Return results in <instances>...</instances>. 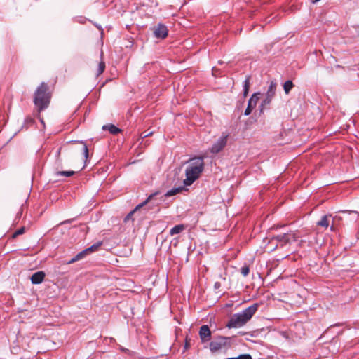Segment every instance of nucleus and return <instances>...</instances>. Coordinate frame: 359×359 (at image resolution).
<instances>
[{
	"label": "nucleus",
	"mask_w": 359,
	"mask_h": 359,
	"mask_svg": "<svg viewBox=\"0 0 359 359\" xmlns=\"http://www.w3.org/2000/svg\"><path fill=\"white\" fill-rule=\"evenodd\" d=\"M258 308L259 304L255 303L244 309L242 312L233 314L230 318L226 326L229 328H238L243 326L252 318Z\"/></svg>",
	"instance_id": "1"
},
{
	"label": "nucleus",
	"mask_w": 359,
	"mask_h": 359,
	"mask_svg": "<svg viewBox=\"0 0 359 359\" xmlns=\"http://www.w3.org/2000/svg\"><path fill=\"white\" fill-rule=\"evenodd\" d=\"M203 168L204 163L203 158L198 157L191 159L185 170L186 179L184 180V185L190 186L199 177Z\"/></svg>",
	"instance_id": "2"
},
{
	"label": "nucleus",
	"mask_w": 359,
	"mask_h": 359,
	"mask_svg": "<svg viewBox=\"0 0 359 359\" xmlns=\"http://www.w3.org/2000/svg\"><path fill=\"white\" fill-rule=\"evenodd\" d=\"M51 94L48 90V85L42 82L34 93V103L39 111L46 109L50 101Z\"/></svg>",
	"instance_id": "3"
},
{
	"label": "nucleus",
	"mask_w": 359,
	"mask_h": 359,
	"mask_svg": "<svg viewBox=\"0 0 359 359\" xmlns=\"http://www.w3.org/2000/svg\"><path fill=\"white\" fill-rule=\"evenodd\" d=\"M231 346L230 338L219 336L212 340L209 345L212 353H217L224 349H228Z\"/></svg>",
	"instance_id": "4"
},
{
	"label": "nucleus",
	"mask_w": 359,
	"mask_h": 359,
	"mask_svg": "<svg viewBox=\"0 0 359 359\" xmlns=\"http://www.w3.org/2000/svg\"><path fill=\"white\" fill-rule=\"evenodd\" d=\"M276 90V83L274 81H271L270 85L269 86L268 90L265 94V98L263 100L261 107L262 109L266 105L269 104L275 96Z\"/></svg>",
	"instance_id": "5"
},
{
	"label": "nucleus",
	"mask_w": 359,
	"mask_h": 359,
	"mask_svg": "<svg viewBox=\"0 0 359 359\" xmlns=\"http://www.w3.org/2000/svg\"><path fill=\"white\" fill-rule=\"evenodd\" d=\"M297 238H299L297 233L296 232L291 231L290 233L278 235L273 238V239L276 240L278 242L280 243L281 245H283L290 242L291 241H296Z\"/></svg>",
	"instance_id": "6"
},
{
	"label": "nucleus",
	"mask_w": 359,
	"mask_h": 359,
	"mask_svg": "<svg viewBox=\"0 0 359 359\" xmlns=\"http://www.w3.org/2000/svg\"><path fill=\"white\" fill-rule=\"evenodd\" d=\"M228 135L222 134V136L218 139L217 142H215L212 148L210 149V151L212 154H217L221 151L227 143Z\"/></svg>",
	"instance_id": "7"
},
{
	"label": "nucleus",
	"mask_w": 359,
	"mask_h": 359,
	"mask_svg": "<svg viewBox=\"0 0 359 359\" xmlns=\"http://www.w3.org/2000/svg\"><path fill=\"white\" fill-rule=\"evenodd\" d=\"M260 93H254L248 100V104L246 109L245 110L244 114L248 116L251 114L252 109L256 107L257 102L259 99V95Z\"/></svg>",
	"instance_id": "8"
},
{
	"label": "nucleus",
	"mask_w": 359,
	"mask_h": 359,
	"mask_svg": "<svg viewBox=\"0 0 359 359\" xmlns=\"http://www.w3.org/2000/svg\"><path fill=\"white\" fill-rule=\"evenodd\" d=\"M158 194V192H156L154 194H151L147 198V200H145L144 202H142V203L137 205L135 208L132 210L131 212H130L126 216V217L124 218V222H127L129 219H130L132 218V216L133 215L134 212L135 211H137V210H139L140 208H141L142 207L144 206L145 205H147L149 202L151 201Z\"/></svg>",
	"instance_id": "9"
},
{
	"label": "nucleus",
	"mask_w": 359,
	"mask_h": 359,
	"mask_svg": "<svg viewBox=\"0 0 359 359\" xmlns=\"http://www.w3.org/2000/svg\"><path fill=\"white\" fill-rule=\"evenodd\" d=\"M199 335L202 342H206L210 339L211 331L206 325H202L199 330Z\"/></svg>",
	"instance_id": "10"
},
{
	"label": "nucleus",
	"mask_w": 359,
	"mask_h": 359,
	"mask_svg": "<svg viewBox=\"0 0 359 359\" xmlns=\"http://www.w3.org/2000/svg\"><path fill=\"white\" fill-rule=\"evenodd\" d=\"M168 30L166 26L159 24L154 31V36L156 38L165 39L168 36Z\"/></svg>",
	"instance_id": "11"
},
{
	"label": "nucleus",
	"mask_w": 359,
	"mask_h": 359,
	"mask_svg": "<svg viewBox=\"0 0 359 359\" xmlns=\"http://www.w3.org/2000/svg\"><path fill=\"white\" fill-rule=\"evenodd\" d=\"M44 278L45 273L43 271H37L32 276L31 281L33 284H40L43 282Z\"/></svg>",
	"instance_id": "12"
},
{
	"label": "nucleus",
	"mask_w": 359,
	"mask_h": 359,
	"mask_svg": "<svg viewBox=\"0 0 359 359\" xmlns=\"http://www.w3.org/2000/svg\"><path fill=\"white\" fill-rule=\"evenodd\" d=\"M185 229L184 225L179 224L172 228L170 231V234L173 236L175 234L180 233Z\"/></svg>",
	"instance_id": "13"
},
{
	"label": "nucleus",
	"mask_w": 359,
	"mask_h": 359,
	"mask_svg": "<svg viewBox=\"0 0 359 359\" xmlns=\"http://www.w3.org/2000/svg\"><path fill=\"white\" fill-rule=\"evenodd\" d=\"M250 76H248L243 83V95L244 97H246L248 94L249 89H250Z\"/></svg>",
	"instance_id": "14"
},
{
	"label": "nucleus",
	"mask_w": 359,
	"mask_h": 359,
	"mask_svg": "<svg viewBox=\"0 0 359 359\" xmlns=\"http://www.w3.org/2000/svg\"><path fill=\"white\" fill-rule=\"evenodd\" d=\"M102 128L103 130H108L111 134H117L120 132V130L112 124L105 125Z\"/></svg>",
	"instance_id": "15"
},
{
	"label": "nucleus",
	"mask_w": 359,
	"mask_h": 359,
	"mask_svg": "<svg viewBox=\"0 0 359 359\" xmlns=\"http://www.w3.org/2000/svg\"><path fill=\"white\" fill-rule=\"evenodd\" d=\"M88 254L87 250H83L79 254H77L74 257H73L71 260L68 262V264H72L85 257V255Z\"/></svg>",
	"instance_id": "16"
},
{
	"label": "nucleus",
	"mask_w": 359,
	"mask_h": 359,
	"mask_svg": "<svg viewBox=\"0 0 359 359\" xmlns=\"http://www.w3.org/2000/svg\"><path fill=\"white\" fill-rule=\"evenodd\" d=\"M317 224L318 226H323V227H325V228H327L328 226H329V222H328L327 216V215L323 216L321 218V219L319 222H318Z\"/></svg>",
	"instance_id": "17"
},
{
	"label": "nucleus",
	"mask_w": 359,
	"mask_h": 359,
	"mask_svg": "<svg viewBox=\"0 0 359 359\" xmlns=\"http://www.w3.org/2000/svg\"><path fill=\"white\" fill-rule=\"evenodd\" d=\"M292 87H293V83L291 81H285L283 85V88L285 90V93L286 94H288L290 93V91L291 90V89L292 88Z\"/></svg>",
	"instance_id": "18"
},
{
	"label": "nucleus",
	"mask_w": 359,
	"mask_h": 359,
	"mask_svg": "<svg viewBox=\"0 0 359 359\" xmlns=\"http://www.w3.org/2000/svg\"><path fill=\"white\" fill-rule=\"evenodd\" d=\"M182 189H183V188H182V187L172 189L167 191V193L165 194V196L169 197V196H174V195L177 194V193L180 192Z\"/></svg>",
	"instance_id": "19"
},
{
	"label": "nucleus",
	"mask_w": 359,
	"mask_h": 359,
	"mask_svg": "<svg viewBox=\"0 0 359 359\" xmlns=\"http://www.w3.org/2000/svg\"><path fill=\"white\" fill-rule=\"evenodd\" d=\"M75 172L74 171H58L55 173L57 176H63L69 177L72 176Z\"/></svg>",
	"instance_id": "20"
},
{
	"label": "nucleus",
	"mask_w": 359,
	"mask_h": 359,
	"mask_svg": "<svg viewBox=\"0 0 359 359\" xmlns=\"http://www.w3.org/2000/svg\"><path fill=\"white\" fill-rule=\"evenodd\" d=\"M101 243H97L96 244L93 245L88 248H86L85 250H87V253H90L94 252L98 249V248L101 245Z\"/></svg>",
	"instance_id": "21"
},
{
	"label": "nucleus",
	"mask_w": 359,
	"mask_h": 359,
	"mask_svg": "<svg viewBox=\"0 0 359 359\" xmlns=\"http://www.w3.org/2000/svg\"><path fill=\"white\" fill-rule=\"evenodd\" d=\"M81 151L82 152L85 160H86L88 158V149L86 144H83V146L81 149Z\"/></svg>",
	"instance_id": "22"
},
{
	"label": "nucleus",
	"mask_w": 359,
	"mask_h": 359,
	"mask_svg": "<svg viewBox=\"0 0 359 359\" xmlns=\"http://www.w3.org/2000/svg\"><path fill=\"white\" fill-rule=\"evenodd\" d=\"M104 69H105V64L104 62L102 61L98 65L97 74V75L101 74L104 71Z\"/></svg>",
	"instance_id": "23"
},
{
	"label": "nucleus",
	"mask_w": 359,
	"mask_h": 359,
	"mask_svg": "<svg viewBox=\"0 0 359 359\" xmlns=\"http://www.w3.org/2000/svg\"><path fill=\"white\" fill-rule=\"evenodd\" d=\"M250 272V269L248 266H244L241 269V273L243 276H247Z\"/></svg>",
	"instance_id": "24"
},
{
	"label": "nucleus",
	"mask_w": 359,
	"mask_h": 359,
	"mask_svg": "<svg viewBox=\"0 0 359 359\" xmlns=\"http://www.w3.org/2000/svg\"><path fill=\"white\" fill-rule=\"evenodd\" d=\"M25 233V228L21 227L13 234V238H16L19 235H22Z\"/></svg>",
	"instance_id": "25"
},
{
	"label": "nucleus",
	"mask_w": 359,
	"mask_h": 359,
	"mask_svg": "<svg viewBox=\"0 0 359 359\" xmlns=\"http://www.w3.org/2000/svg\"><path fill=\"white\" fill-rule=\"evenodd\" d=\"M238 359H252L250 354H243L237 357Z\"/></svg>",
	"instance_id": "26"
},
{
	"label": "nucleus",
	"mask_w": 359,
	"mask_h": 359,
	"mask_svg": "<svg viewBox=\"0 0 359 359\" xmlns=\"http://www.w3.org/2000/svg\"><path fill=\"white\" fill-rule=\"evenodd\" d=\"M151 134H152V132L147 133V131H144V132L142 133L141 137L142 138H144V137H147L151 135Z\"/></svg>",
	"instance_id": "27"
},
{
	"label": "nucleus",
	"mask_w": 359,
	"mask_h": 359,
	"mask_svg": "<svg viewBox=\"0 0 359 359\" xmlns=\"http://www.w3.org/2000/svg\"><path fill=\"white\" fill-rule=\"evenodd\" d=\"M349 213L350 214H353V219H355L356 220L359 216L358 212H351V211H349Z\"/></svg>",
	"instance_id": "28"
},
{
	"label": "nucleus",
	"mask_w": 359,
	"mask_h": 359,
	"mask_svg": "<svg viewBox=\"0 0 359 359\" xmlns=\"http://www.w3.org/2000/svg\"><path fill=\"white\" fill-rule=\"evenodd\" d=\"M189 346H190L189 340H188L187 339H186V342H185V348H186V349H187Z\"/></svg>",
	"instance_id": "29"
},
{
	"label": "nucleus",
	"mask_w": 359,
	"mask_h": 359,
	"mask_svg": "<svg viewBox=\"0 0 359 359\" xmlns=\"http://www.w3.org/2000/svg\"><path fill=\"white\" fill-rule=\"evenodd\" d=\"M219 287H220V283H218V282H216V283H215V288H219Z\"/></svg>",
	"instance_id": "30"
},
{
	"label": "nucleus",
	"mask_w": 359,
	"mask_h": 359,
	"mask_svg": "<svg viewBox=\"0 0 359 359\" xmlns=\"http://www.w3.org/2000/svg\"><path fill=\"white\" fill-rule=\"evenodd\" d=\"M313 3H316V2H318L320 0H311Z\"/></svg>",
	"instance_id": "31"
},
{
	"label": "nucleus",
	"mask_w": 359,
	"mask_h": 359,
	"mask_svg": "<svg viewBox=\"0 0 359 359\" xmlns=\"http://www.w3.org/2000/svg\"><path fill=\"white\" fill-rule=\"evenodd\" d=\"M159 203H160L159 202H156V203H155L154 205H158Z\"/></svg>",
	"instance_id": "32"
}]
</instances>
